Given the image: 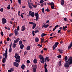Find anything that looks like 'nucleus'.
<instances>
[{"label": "nucleus", "instance_id": "obj_1", "mask_svg": "<svg viewBox=\"0 0 72 72\" xmlns=\"http://www.w3.org/2000/svg\"><path fill=\"white\" fill-rule=\"evenodd\" d=\"M48 58H49V57H46V58H44L43 56H42L41 55H39V59L40 61V62L42 63H45V62H46L47 59L48 62H49V61L50 60V59H48Z\"/></svg>", "mask_w": 72, "mask_h": 72}, {"label": "nucleus", "instance_id": "obj_2", "mask_svg": "<svg viewBox=\"0 0 72 72\" xmlns=\"http://www.w3.org/2000/svg\"><path fill=\"white\" fill-rule=\"evenodd\" d=\"M66 63L65 64L64 66L65 67H69V65H71L72 64V57H70V58H69L68 60L66 61Z\"/></svg>", "mask_w": 72, "mask_h": 72}, {"label": "nucleus", "instance_id": "obj_3", "mask_svg": "<svg viewBox=\"0 0 72 72\" xmlns=\"http://www.w3.org/2000/svg\"><path fill=\"white\" fill-rule=\"evenodd\" d=\"M3 56L5 57V58H3V59L2 60V61L3 63H5L6 62V59L8 58V48H6L5 53L3 54Z\"/></svg>", "mask_w": 72, "mask_h": 72}, {"label": "nucleus", "instance_id": "obj_4", "mask_svg": "<svg viewBox=\"0 0 72 72\" xmlns=\"http://www.w3.org/2000/svg\"><path fill=\"white\" fill-rule=\"evenodd\" d=\"M2 23L3 24H5V23H6V20L4 18H3L2 19Z\"/></svg>", "mask_w": 72, "mask_h": 72}, {"label": "nucleus", "instance_id": "obj_5", "mask_svg": "<svg viewBox=\"0 0 72 72\" xmlns=\"http://www.w3.org/2000/svg\"><path fill=\"white\" fill-rule=\"evenodd\" d=\"M13 65L14 66H15L16 67H18L19 66V64L16 62H14Z\"/></svg>", "mask_w": 72, "mask_h": 72}, {"label": "nucleus", "instance_id": "obj_6", "mask_svg": "<svg viewBox=\"0 0 72 72\" xmlns=\"http://www.w3.org/2000/svg\"><path fill=\"white\" fill-rule=\"evenodd\" d=\"M72 42H71V43L69 45V46H68V50H69V49H71V48H72Z\"/></svg>", "mask_w": 72, "mask_h": 72}, {"label": "nucleus", "instance_id": "obj_7", "mask_svg": "<svg viewBox=\"0 0 72 72\" xmlns=\"http://www.w3.org/2000/svg\"><path fill=\"white\" fill-rule=\"evenodd\" d=\"M44 68H45V72H48V69H47V68H46V67H47V65H44Z\"/></svg>", "mask_w": 72, "mask_h": 72}, {"label": "nucleus", "instance_id": "obj_8", "mask_svg": "<svg viewBox=\"0 0 72 72\" xmlns=\"http://www.w3.org/2000/svg\"><path fill=\"white\" fill-rule=\"evenodd\" d=\"M22 28L21 29L22 31H24L25 30V29H26V28L25 27V26L24 25L23 26H22Z\"/></svg>", "mask_w": 72, "mask_h": 72}, {"label": "nucleus", "instance_id": "obj_9", "mask_svg": "<svg viewBox=\"0 0 72 72\" xmlns=\"http://www.w3.org/2000/svg\"><path fill=\"white\" fill-rule=\"evenodd\" d=\"M18 32L17 31V29H15L14 30V33L15 36H17L18 35Z\"/></svg>", "mask_w": 72, "mask_h": 72}, {"label": "nucleus", "instance_id": "obj_10", "mask_svg": "<svg viewBox=\"0 0 72 72\" xmlns=\"http://www.w3.org/2000/svg\"><path fill=\"white\" fill-rule=\"evenodd\" d=\"M30 16L32 17H33L35 16V13L33 12H32L30 14Z\"/></svg>", "mask_w": 72, "mask_h": 72}, {"label": "nucleus", "instance_id": "obj_11", "mask_svg": "<svg viewBox=\"0 0 72 72\" xmlns=\"http://www.w3.org/2000/svg\"><path fill=\"white\" fill-rule=\"evenodd\" d=\"M64 3V0H61V5L62 6H63Z\"/></svg>", "mask_w": 72, "mask_h": 72}, {"label": "nucleus", "instance_id": "obj_12", "mask_svg": "<svg viewBox=\"0 0 72 72\" xmlns=\"http://www.w3.org/2000/svg\"><path fill=\"white\" fill-rule=\"evenodd\" d=\"M33 62L34 64H36V63L37 62V59L36 58L34 59L33 60Z\"/></svg>", "mask_w": 72, "mask_h": 72}, {"label": "nucleus", "instance_id": "obj_13", "mask_svg": "<svg viewBox=\"0 0 72 72\" xmlns=\"http://www.w3.org/2000/svg\"><path fill=\"white\" fill-rule=\"evenodd\" d=\"M20 39L19 38H17L16 39V40H15L14 41V43H17L18 41Z\"/></svg>", "mask_w": 72, "mask_h": 72}, {"label": "nucleus", "instance_id": "obj_14", "mask_svg": "<svg viewBox=\"0 0 72 72\" xmlns=\"http://www.w3.org/2000/svg\"><path fill=\"white\" fill-rule=\"evenodd\" d=\"M58 44H59V42H56L54 45V46H55V47H57L58 46Z\"/></svg>", "mask_w": 72, "mask_h": 72}, {"label": "nucleus", "instance_id": "obj_15", "mask_svg": "<svg viewBox=\"0 0 72 72\" xmlns=\"http://www.w3.org/2000/svg\"><path fill=\"white\" fill-rule=\"evenodd\" d=\"M15 62H18V63H19L21 62V59H16L15 60Z\"/></svg>", "mask_w": 72, "mask_h": 72}, {"label": "nucleus", "instance_id": "obj_16", "mask_svg": "<svg viewBox=\"0 0 72 72\" xmlns=\"http://www.w3.org/2000/svg\"><path fill=\"white\" fill-rule=\"evenodd\" d=\"M23 48H24V45L23 44H21L20 46V49H23Z\"/></svg>", "mask_w": 72, "mask_h": 72}, {"label": "nucleus", "instance_id": "obj_17", "mask_svg": "<svg viewBox=\"0 0 72 72\" xmlns=\"http://www.w3.org/2000/svg\"><path fill=\"white\" fill-rule=\"evenodd\" d=\"M46 35H47V34H45L44 33H42L41 34V37H43L44 36H45Z\"/></svg>", "mask_w": 72, "mask_h": 72}, {"label": "nucleus", "instance_id": "obj_18", "mask_svg": "<svg viewBox=\"0 0 72 72\" xmlns=\"http://www.w3.org/2000/svg\"><path fill=\"white\" fill-rule=\"evenodd\" d=\"M34 15L35 17H39V13L38 12H37L34 14Z\"/></svg>", "mask_w": 72, "mask_h": 72}, {"label": "nucleus", "instance_id": "obj_19", "mask_svg": "<svg viewBox=\"0 0 72 72\" xmlns=\"http://www.w3.org/2000/svg\"><path fill=\"white\" fill-rule=\"evenodd\" d=\"M31 48V47L30 46H28L26 48V50H30V49Z\"/></svg>", "mask_w": 72, "mask_h": 72}, {"label": "nucleus", "instance_id": "obj_20", "mask_svg": "<svg viewBox=\"0 0 72 72\" xmlns=\"http://www.w3.org/2000/svg\"><path fill=\"white\" fill-rule=\"evenodd\" d=\"M67 28V26H63V29L64 30H65V31H66L67 30H66L65 29Z\"/></svg>", "mask_w": 72, "mask_h": 72}, {"label": "nucleus", "instance_id": "obj_21", "mask_svg": "<svg viewBox=\"0 0 72 72\" xmlns=\"http://www.w3.org/2000/svg\"><path fill=\"white\" fill-rule=\"evenodd\" d=\"M35 42H39V38L37 37L35 39Z\"/></svg>", "mask_w": 72, "mask_h": 72}, {"label": "nucleus", "instance_id": "obj_22", "mask_svg": "<svg viewBox=\"0 0 72 72\" xmlns=\"http://www.w3.org/2000/svg\"><path fill=\"white\" fill-rule=\"evenodd\" d=\"M33 30H34V28H35V27H36V24L35 23V24H33Z\"/></svg>", "mask_w": 72, "mask_h": 72}, {"label": "nucleus", "instance_id": "obj_23", "mask_svg": "<svg viewBox=\"0 0 72 72\" xmlns=\"http://www.w3.org/2000/svg\"><path fill=\"white\" fill-rule=\"evenodd\" d=\"M25 67V65L24 64H22L21 66V68L22 69H24Z\"/></svg>", "mask_w": 72, "mask_h": 72}, {"label": "nucleus", "instance_id": "obj_24", "mask_svg": "<svg viewBox=\"0 0 72 72\" xmlns=\"http://www.w3.org/2000/svg\"><path fill=\"white\" fill-rule=\"evenodd\" d=\"M33 72H35L36 71V68H33Z\"/></svg>", "mask_w": 72, "mask_h": 72}, {"label": "nucleus", "instance_id": "obj_25", "mask_svg": "<svg viewBox=\"0 0 72 72\" xmlns=\"http://www.w3.org/2000/svg\"><path fill=\"white\" fill-rule=\"evenodd\" d=\"M15 58L16 59H20V56L19 55L17 56Z\"/></svg>", "mask_w": 72, "mask_h": 72}, {"label": "nucleus", "instance_id": "obj_26", "mask_svg": "<svg viewBox=\"0 0 72 72\" xmlns=\"http://www.w3.org/2000/svg\"><path fill=\"white\" fill-rule=\"evenodd\" d=\"M16 45H16V44H15V43H13V44L12 46L13 48H15V47H16Z\"/></svg>", "mask_w": 72, "mask_h": 72}, {"label": "nucleus", "instance_id": "obj_27", "mask_svg": "<svg viewBox=\"0 0 72 72\" xmlns=\"http://www.w3.org/2000/svg\"><path fill=\"white\" fill-rule=\"evenodd\" d=\"M62 63V60H60L59 61V62L58 63V65L60 67L61 64Z\"/></svg>", "mask_w": 72, "mask_h": 72}, {"label": "nucleus", "instance_id": "obj_28", "mask_svg": "<svg viewBox=\"0 0 72 72\" xmlns=\"http://www.w3.org/2000/svg\"><path fill=\"white\" fill-rule=\"evenodd\" d=\"M50 5H51V6H54V3L51 2L50 3Z\"/></svg>", "mask_w": 72, "mask_h": 72}, {"label": "nucleus", "instance_id": "obj_29", "mask_svg": "<svg viewBox=\"0 0 72 72\" xmlns=\"http://www.w3.org/2000/svg\"><path fill=\"white\" fill-rule=\"evenodd\" d=\"M7 9H8L9 10V9H10V4H9L8 6H7Z\"/></svg>", "mask_w": 72, "mask_h": 72}, {"label": "nucleus", "instance_id": "obj_30", "mask_svg": "<svg viewBox=\"0 0 72 72\" xmlns=\"http://www.w3.org/2000/svg\"><path fill=\"white\" fill-rule=\"evenodd\" d=\"M39 16H37L36 17V19H35V20H36V21L37 22L38 21V19H39Z\"/></svg>", "mask_w": 72, "mask_h": 72}, {"label": "nucleus", "instance_id": "obj_31", "mask_svg": "<svg viewBox=\"0 0 72 72\" xmlns=\"http://www.w3.org/2000/svg\"><path fill=\"white\" fill-rule=\"evenodd\" d=\"M12 48H10L9 49L8 51L9 53H12Z\"/></svg>", "mask_w": 72, "mask_h": 72}, {"label": "nucleus", "instance_id": "obj_32", "mask_svg": "<svg viewBox=\"0 0 72 72\" xmlns=\"http://www.w3.org/2000/svg\"><path fill=\"white\" fill-rule=\"evenodd\" d=\"M44 41V39H42V38L41 39V44H42V42H43Z\"/></svg>", "mask_w": 72, "mask_h": 72}, {"label": "nucleus", "instance_id": "obj_33", "mask_svg": "<svg viewBox=\"0 0 72 72\" xmlns=\"http://www.w3.org/2000/svg\"><path fill=\"white\" fill-rule=\"evenodd\" d=\"M44 2V1L43 0H40L39 3H40V4L43 3Z\"/></svg>", "mask_w": 72, "mask_h": 72}, {"label": "nucleus", "instance_id": "obj_34", "mask_svg": "<svg viewBox=\"0 0 72 72\" xmlns=\"http://www.w3.org/2000/svg\"><path fill=\"white\" fill-rule=\"evenodd\" d=\"M29 23L31 24H35V23L33 22H29Z\"/></svg>", "mask_w": 72, "mask_h": 72}, {"label": "nucleus", "instance_id": "obj_35", "mask_svg": "<svg viewBox=\"0 0 72 72\" xmlns=\"http://www.w3.org/2000/svg\"><path fill=\"white\" fill-rule=\"evenodd\" d=\"M18 55V54L17 53H15V58H16V57H17V56Z\"/></svg>", "mask_w": 72, "mask_h": 72}, {"label": "nucleus", "instance_id": "obj_36", "mask_svg": "<svg viewBox=\"0 0 72 72\" xmlns=\"http://www.w3.org/2000/svg\"><path fill=\"white\" fill-rule=\"evenodd\" d=\"M61 30H58V33H60V34L62 33V32H61Z\"/></svg>", "mask_w": 72, "mask_h": 72}, {"label": "nucleus", "instance_id": "obj_37", "mask_svg": "<svg viewBox=\"0 0 72 72\" xmlns=\"http://www.w3.org/2000/svg\"><path fill=\"white\" fill-rule=\"evenodd\" d=\"M22 44V41L21 40H20L19 42V45H21V44Z\"/></svg>", "mask_w": 72, "mask_h": 72}, {"label": "nucleus", "instance_id": "obj_38", "mask_svg": "<svg viewBox=\"0 0 72 72\" xmlns=\"http://www.w3.org/2000/svg\"><path fill=\"white\" fill-rule=\"evenodd\" d=\"M68 59V58H67V56H66L65 57L64 59L65 61H66V60H67Z\"/></svg>", "mask_w": 72, "mask_h": 72}, {"label": "nucleus", "instance_id": "obj_39", "mask_svg": "<svg viewBox=\"0 0 72 72\" xmlns=\"http://www.w3.org/2000/svg\"><path fill=\"white\" fill-rule=\"evenodd\" d=\"M45 10L46 11H47V12H49V11H50V10H49V8H47V9H46V10Z\"/></svg>", "mask_w": 72, "mask_h": 72}, {"label": "nucleus", "instance_id": "obj_40", "mask_svg": "<svg viewBox=\"0 0 72 72\" xmlns=\"http://www.w3.org/2000/svg\"><path fill=\"white\" fill-rule=\"evenodd\" d=\"M58 50V51H59V52H60V53H63V52L62 51V50H61L60 49H59Z\"/></svg>", "mask_w": 72, "mask_h": 72}, {"label": "nucleus", "instance_id": "obj_41", "mask_svg": "<svg viewBox=\"0 0 72 72\" xmlns=\"http://www.w3.org/2000/svg\"><path fill=\"white\" fill-rule=\"evenodd\" d=\"M28 6L29 8H30V9H32V6L30 4H29Z\"/></svg>", "mask_w": 72, "mask_h": 72}, {"label": "nucleus", "instance_id": "obj_42", "mask_svg": "<svg viewBox=\"0 0 72 72\" xmlns=\"http://www.w3.org/2000/svg\"><path fill=\"white\" fill-rule=\"evenodd\" d=\"M32 33L33 34V36H35V31H33L32 32Z\"/></svg>", "mask_w": 72, "mask_h": 72}, {"label": "nucleus", "instance_id": "obj_43", "mask_svg": "<svg viewBox=\"0 0 72 72\" xmlns=\"http://www.w3.org/2000/svg\"><path fill=\"white\" fill-rule=\"evenodd\" d=\"M49 24H47L46 25H46H45V28H47L48 27H49Z\"/></svg>", "mask_w": 72, "mask_h": 72}, {"label": "nucleus", "instance_id": "obj_44", "mask_svg": "<svg viewBox=\"0 0 72 72\" xmlns=\"http://www.w3.org/2000/svg\"><path fill=\"white\" fill-rule=\"evenodd\" d=\"M42 13H44V14H45V13H44V8L42 9Z\"/></svg>", "mask_w": 72, "mask_h": 72}, {"label": "nucleus", "instance_id": "obj_45", "mask_svg": "<svg viewBox=\"0 0 72 72\" xmlns=\"http://www.w3.org/2000/svg\"><path fill=\"white\" fill-rule=\"evenodd\" d=\"M51 8L53 9H54V6H51Z\"/></svg>", "mask_w": 72, "mask_h": 72}, {"label": "nucleus", "instance_id": "obj_46", "mask_svg": "<svg viewBox=\"0 0 72 72\" xmlns=\"http://www.w3.org/2000/svg\"><path fill=\"white\" fill-rule=\"evenodd\" d=\"M37 32L39 33V32L38 30H36L35 31V33H36Z\"/></svg>", "mask_w": 72, "mask_h": 72}, {"label": "nucleus", "instance_id": "obj_47", "mask_svg": "<svg viewBox=\"0 0 72 72\" xmlns=\"http://www.w3.org/2000/svg\"><path fill=\"white\" fill-rule=\"evenodd\" d=\"M18 1V3H19V4H20V5H21V0H17Z\"/></svg>", "mask_w": 72, "mask_h": 72}, {"label": "nucleus", "instance_id": "obj_48", "mask_svg": "<svg viewBox=\"0 0 72 72\" xmlns=\"http://www.w3.org/2000/svg\"><path fill=\"white\" fill-rule=\"evenodd\" d=\"M37 46H40L39 48H41V47H42V45L40 44H38Z\"/></svg>", "mask_w": 72, "mask_h": 72}, {"label": "nucleus", "instance_id": "obj_49", "mask_svg": "<svg viewBox=\"0 0 72 72\" xmlns=\"http://www.w3.org/2000/svg\"><path fill=\"white\" fill-rule=\"evenodd\" d=\"M26 62H27V63H28V64H29V63H30V60H27Z\"/></svg>", "mask_w": 72, "mask_h": 72}, {"label": "nucleus", "instance_id": "obj_50", "mask_svg": "<svg viewBox=\"0 0 72 72\" xmlns=\"http://www.w3.org/2000/svg\"><path fill=\"white\" fill-rule=\"evenodd\" d=\"M55 36H54L53 37H51L50 38V40H52V39H53V37H55Z\"/></svg>", "mask_w": 72, "mask_h": 72}, {"label": "nucleus", "instance_id": "obj_51", "mask_svg": "<svg viewBox=\"0 0 72 72\" xmlns=\"http://www.w3.org/2000/svg\"><path fill=\"white\" fill-rule=\"evenodd\" d=\"M0 11L1 12H3V8H2L1 9H0Z\"/></svg>", "mask_w": 72, "mask_h": 72}, {"label": "nucleus", "instance_id": "obj_52", "mask_svg": "<svg viewBox=\"0 0 72 72\" xmlns=\"http://www.w3.org/2000/svg\"><path fill=\"white\" fill-rule=\"evenodd\" d=\"M1 36H3L4 35V33H3V32H1Z\"/></svg>", "mask_w": 72, "mask_h": 72}, {"label": "nucleus", "instance_id": "obj_53", "mask_svg": "<svg viewBox=\"0 0 72 72\" xmlns=\"http://www.w3.org/2000/svg\"><path fill=\"white\" fill-rule=\"evenodd\" d=\"M19 26H17V31H19Z\"/></svg>", "mask_w": 72, "mask_h": 72}, {"label": "nucleus", "instance_id": "obj_54", "mask_svg": "<svg viewBox=\"0 0 72 72\" xmlns=\"http://www.w3.org/2000/svg\"><path fill=\"white\" fill-rule=\"evenodd\" d=\"M43 50L45 51H47V48H45L43 49Z\"/></svg>", "mask_w": 72, "mask_h": 72}, {"label": "nucleus", "instance_id": "obj_55", "mask_svg": "<svg viewBox=\"0 0 72 72\" xmlns=\"http://www.w3.org/2000/svg\"><path fill=\"white\" fill-rule=\"evenodd\" d=\"M27 53V51H25L24 53V55H26V54Z\"/></svg>", "mask_w": 72, "mask_h": 72}, {"label": "nucleus", "instance_id": "obj_56", "mask_svg": "<svg viewBox=\"0 0 72 72\" xmlns=\"http://www.w3.org/2000/svg\"><path fill=\"white\" fill-rule=\"evenodd\" d=\"M57 58H61V55H59L58 56Z\"/></svg>", "mask_w": 72, "mask_h": 72}, {"label": "nucleus", "instance_id": "obj_57", "mask_svg": "<svg viewBox=\"0 0 72 72\" xmlns=\"http://www.w3.org/2000/svg\"><path fill=\"white\" fill-rule=\"evenodd\" d=\"M10 40V38H9V37H8L7 39V41H9Z\"/></svg>", "mask_w": 72, "mask_h": 72}, {"label": "nucleus", "instance_id": "obj_58", "mask_svg": "<svg viewBox=\"0 0 72 72\" xmlns=\"http://www.w3.org/2000/svg\"><path fill=\"white\" fill-rule=\"evenodd\" d=\"M10 70H11V72H13L14 71V69L13 68H11Z\"/></svg>", "mask_w": 72, "mask_h": 72}, {"label": "nucleus", "instance_id": "obj_59", "mask_svg": "<svg viewBox=\"0 0 72 72\" xmlns=\"http://www.w3.org/2000/svg\"><path fill=\"white\" fill-rule=\"evenodd\" d=\"M33 8H36L37 7V5H33Z\"/></svg>", "mask_w": 72, "mask_h": 72}, {"label": "nucleus", "instance_id": "obj_60", "mask_svg": "<svg viewBox=\"0 0 72 72\" xmlns=\"http://www.w3.org/2000/svg\"><path fill=\"white\" fill-rule=\"evenodd\" d=\"M21 18H23V15L22 14H21Z\"/></svg>", "mask_w": 72, "mask_h": 72}, {"label": "nucleus", "instance_id": "obj_61", "mask_svg": "<svg viewBox=\"0 0 72 72\" xmlns=\"http://www.w3.org/2000/svg\"><path fill=\"white\" fill-rule=\"evenodd\" d=\"M53 50H55V49L56 48L54 46V45L53 46Z\"/></svg>", "mask_w": 72, "mask_h": 72}, {"label": "nucleus", "instance_id": "obj_62", "mask_svg": "<svg viewBox=\"0 0 72 72\" xmlns=\"http://www.w3.org/2000/svg\"><path fill=\"white\" fill-rule=\"evenodd\" d=\"M44 3L41 4V7H42V6H44Z\"/></svg>", "mask_w": 72, "mask_h": 72}, {"label": "nucleus", "instance_id": "obj_63", "mask_svg": "<svg viewBox=\"0 0 72 72\" xmlns=\"http://www.w3.org/2000/svg\"><path fill=\"white\" fill-rule=\"evenodd\" d=\"M12 43L10 45V48H12Z\"/></svg>", "mask_w": 72, "mask_h": 72}, {"label": "nucleus", "instance_id": "obj_64", "mask_svg": "<svg viewBox=\"0 0 72 72\" xmlns=\"http://www.w3.org/2000/svg\"><path fill=\"white\" fill-rule=\"evenodd\" d=\"M64 21H67V18H64Z\"/></svg>", "mask_w": 72, "mask_h": 72}]
</instances>
